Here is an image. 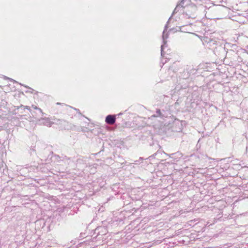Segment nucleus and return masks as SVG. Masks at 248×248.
<instances>
[{
  "label": "nucleus",
  "instance_id": "nucleus-2",
  "mask_svg": "<svg viewBox=\"0 0 248 248\" xmlns=\"http://www.w3.org/2000/svg\"><path fill=\"white\" fill-rule=\"evenodd\" d=\"M168 26L167 25H166L165 27L164 30L162 34V40H163V44L161 46V56L163 58H164L165 59L169 60L170 58L167 57V56H165V49L167 47V39L168 38V33H166V31L167 30Z\"/></svg>",
  "mask_w": 248,
  "mask_h": 248
},
{
  "label": "nucleus",
  "instance_id": "nucleus-10",
  "mask_svg": "<svg viewBox=\"0 0 248 248\" xmlns=\"http://www.w3.org/2000/svg\"><path fill=\"white\" fill-rule=\"evenodd\" d=\"M71 108H74L75 110H76L79 113H80V112H79V110L78 109H77L76 108H73L72 107H71Z\"/></svg>",
  "mask_w": 248,
  "mask_h": 248
},
{
  "label": "nucleus",
  "instance_id": "nucleus-3",
  "mask_svg": "<svg viewBox=\"0 0 248 248\" xmlns=\"http://www.w3.org/2000/svg\"><path fill=\"white\" fill-rule=\"evenodd\" d=\"M36 123L39 125H44L48 127H51L54 124V123L52 122L49 118L47 117L37 118Z\"/></svg>",
  "mask_w": 248,
  "mask_h": 248
},
{
  "label": "nucleus",
  "instance_id": "nucleus-1",
  "mask_svg": "<svg viewBox=\"0 0 248 248\" xmlns=\"http://www.w3.org/2000/svg\"><path fill=\"white\" fill-rule=\"evenodd\" d=\"M196 10V8L193 6H189L186 7H183L181 4H179L176 6L174 11V13H182L183 17L185 18H192L195 17V15L193 13Z\"/></svg>",
  "mask_w": 248,
  "mask_h": 248
},
{
  "label": "nucleus",
  "instance_id": "nucleus-8",
  "mask_svg": "<svg viewBox=\"0 0 248 248\" xmlns=\"http://www.w3.org/2000/svg\"><path fill=\"white\" fill-rule=\"evenodd\" d=\"M21 107H23L24 109H25V108L28 109L30 110V112H31V110L30 109V108H29L28 106H21Z\"/></svg>",
  "mask_w": 248,
  "mask_h": 248
},
{
  "label": "nucleus",
  "instance_id": "nucleus-5",
  "mask_svg": "<svg viewBox=\"0 0 248 248\" xmlns=\"http://www.w3.org/2000/svg\"><path fill=\"white\" fill-rule=\"evenodd\" d=\"M190 27L189 25L180 26L178 27V30H176L174 31H180L183 32L190 33Z\"/></svg>",
  "mask_w": 248,
  "mask_h": 248
},
{
  "label": "nucleus",
  "instance_id": "nucleus-6",
  "mask_svg": "<svg viewBox=\"0 0 248 248\" xmlns=\"http://www.w3.org/2000/svg\"><path fill=\"white\" fill-rule=\"evenodd\" d=\"M32 108L37 110V113L38 112L41 114V116H43L44 114V113L43 112L42 109L39 108H38L37 106L34 105H32Z\"/></svg>",
  "mask_w": 248,
  "mask_h": 248
},
{
  "label": "nucleus",
  "instance_id": "nucleus-7",
  "mask_svg": "<svg viewBox=\"0 0 248 248\" xmlns=\"http://www.w3.org/2000/svg\"><path fill=\"white\" fill-rule=\"evenodd\" d=\"M161 115V111L159 109L156 110V115H153V117H157Z\"/></svg>",
  "mask_w": 248,
  "mask_h": 248
},
{
  "label": "nucleus",
  "instance_id": "nucleus-9",
  "mask_svg": "<svg viewBox=\"0 0 248 248\" xmlns=\"http://www.w3.org/2000/svg\"><path fill=\"white\" fill-rule=\"evenodd\" d=\"M162 63H163V64H164L166 62H167V60H165V61L164 62V59H163L162 60Z\"/></svg>",
  "mask_w": 248,
  "mask_h": 248
},
{
  "label": "nucleus",
  "instance_id": "nucleus-4",
  "mask_svg": "<svg viewBox=\"0 0 248 248\" xmlns=\"http://www.w3.org/2000/svg\"><path fill=\"white\" fill-rule=\"evenodd\" d=\"M116 121V116L115 115H108L106 117L105 122L107 124L112 125Z\"/></svg>",
  "mask_w": 248,
  "mask_h": 248
},
{
  "label": "nucleus",
  "instance_id": "nucleus-11",
  "mask_svg": "<svg viewBox=\"0 0 248 248\" xmlns=\"http://www.w3.org/2000/svg\"><path fill=\"white\" fill-rule=\"evenodd\" d=\"M57 104L58 105L60 104V103H57Z\"/></svg>",
  "mask_w": 248,
  "mask_h": 248
}]
</instances>
